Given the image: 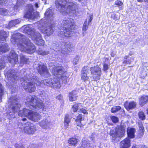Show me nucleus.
I'll use <instances>...</instances> for the list:
<instances>
[{"mask_svg": "<svg viewBox=\"0 0 148 148\" xmlns=\"http://www.w3.org/2000/svg\"><path fill=\"white\" fill-rule=\"evenodd\" d=\"M91 73L97 77H100L101 74V68L98 66H94L90 68Z\"/></svg>", "mask_w": 148, "mask_h": 148, "instance_id": "nucleus-15", "label": "nucleus"}, {"mask_svg": "<svg viewBox=\"0 0 148 148\" xmlns=\"http://www.w3.org/2000/svg\"><path fill=\"white\" fill-rule=\"evenodd\" d=\"M32 111L29 110L24 108L22 110H20L18 112V115L19 116H24L28 118V116L30 115Z\"/></svg>", "mask_w": 148, "mask_h": 148, "instance_id": "nucleus-18", "label": "nucleus"}, {"mask_svg": "<svg viewBox=\"0 0 148 148\" xmlns=\"http://www.w3.org/2000/svg\"><path fill=\"white\" fill-rule=\"evenodd\" d=\"M130 142L129 138H126L120 143L121 148H128L130 146Z\"/></svg>", "mask_w": 148, "mask_h": 148, "instance_id": "nucleus-20", "label": "nucleus"}, {"mask_svg": "<svg viewBox=\"0 0 148 148\" xmlns=\"http://www.w3.org/2000/svg\"><path fill=\"white\" fill-rule=\"evenodd\" d=\"M111 17L114 20H115L116 18V14L114 13H112L111 14Z\"/></svg>", "mask_w": 148, "mask_h": 148, "instance_id": "nucleus-56", "label": "nucleus"}, {"mask_svg": "<svg viewBox=\"0 0 148 148\" xmlns=\"http://www.w3.org/2000/svg\"><path fill=\"white\" fill-rule=\"evenodd\" d=\"M138 116L140 119L144 120L145 119V115L144 113L143 112H140L138 113Z\"/></svg>", "mask_w": 148, "mask_h": 148, "instance_id": "nucleus-37", "label": "nucleus"}, {"mask_svg": "<svg viewBox=\"0 0 148 148\" xmlns=\"http://www.w3.org/2000/svg\"><path fill=\"white\" fill-rule=\"evenodd\" d=\"M21 120L23 121H26L27 119L26 118H23Z\"/></svg>", "mask_w": 148, "mask_h": 148, "instance_id": "nucleus-64", "label": "nucleus"}, {"mask_svg": "<svg viewBox=\"0 0 148 148\" xmlns=\"http://www.w3.org/2000/svg\"><path fill=\"white\" fill-rule=\"evenodd\" d=\"M62 28L59 34L61 36L70 37L73 34L72 30L74 28V20L71 18H65L61 23Z\"/></svg>", "mask_w": 148, "mask_h": 148, "instance_id": "nucleus-6", "label": "nucleus"}, {"mask_svg": "<svg viewBox=\"0 0 148 148\" xmlns=\"http://www.w3.org/2000/svg\"><path fill=\"white\" fill-rule=\"evenodd\" d=\"M13 22V23L14 24L15 26V25L18 24L20 23L21 21V20L20 19H17L15 20H13L12 21Z\"/></svg>", "mask_w": 148, "mask_h": 148, "instance_id": "nucleus-46", "label": "nucleus"}, {"mask_svg": "<svg viewBox=\"0 0 148 148\" xmlns=\"http://www.w3.org/2000/svg\"><path fill=\"white\" fill-rule=\"evenodd\" d=\"M135 132V130L134 128H128L127 130L128 136L131 138H134Z\"/></svg>", "mask_w": 148, "mask_h": 148, "instance_id": "nucleus-26", "label": "nucleus"}, {"mask_svg": "<svg viewBox=\"0 0 148 148\" xmlns=\"http://www.w3.org/2000/svg\"><path fill=\"white\" fill-rule=\"evenodd\" d=\"M10 59L9 61L11 63L16 64L18 60L17 55L14 51L11 50L9 55Z\"/></svg>", "mask_w": 148, "mask_h": 148, "instance_id": "nucleus-16", "label": "nucleus"}, {"mask_svg": "<svg viewBox=\"0 0 148 148\" xmlns=\"http://www.w3.org/2000/svg\"><path fill=\"white\" fill-rule=\"evenodd\" d=\"M21 62L22 63L25 64L27 63L29 61L25 56L21 55Z\"/></svg>", "mask_w": 148, "mask_h": 148, "instance_id": "nucleus-36", "label": "nucleus"}, {"mask_svg": "<svg viewBox=\"0 0 148 148\" xmlns=\"http://www.w3.org/2000/svg\"><path fill=\"white\" fill-rule=\"evenodd\" d=\"M40 125L42 128L46 129L48 127L50 124L49 122L47 119H44L39 123Z\"/></svg>", "mask_w": 148, "mask_h": 148, "instance_id": "nucleus-24", "label": "nucleus"}, {"mask_svg": "<svg viewBox=\"0 0 148 148\" xmlns=\"http://www.w3.org/2000/svg\"><path fill=\"white\" fill-rule=\"evenodd\" d=\"M82 146L83 148L89 147H90V143L89 141L86 140L82 141Z\"/></svg>", "mask_w": 148, "mask_h": 148, "instance_id": "nucleus-33", "label": "nucleus"}, {"mask_svg": "<svg viewBox=\"0 0 148 148\" xmlns=\"http://www.w3.org/2000/svg\"><path fill=\"white\" fill-rule=\"evenodd\" d=\"M6 1V0H0V5L5 3Z\"/></svg>", "mask_w": 148, "mask_h": 148, "instance_id": "nucleus-60", "label": "nucleus"}, {"mask_svg": "<svg viewBox=\"0 0 148 148\" xmlns=\"http://www.w3.org/2000/svg\"><path fill=\"white\" fill-rule=\"evenodd\" d=\"M139 2H148V0H137Z\"/></svg>", "mask_w": 148, "mask_h": 148, "instance_id": "nucleus-59", "label": "nucleus"}, {"mask_svg": "<svg viewBox=\"0 0 148 148\" xmlns=\"http://www.w3.org/2000/svg\"><path fill=\"white\" fill-rule=\"evenodd\" d=\"M81 79L85 82L89 81V77L87 76V73H81Z\"/></svg>", "mask_w": 148, "mask_h": 148, "instance_id": "nucleus-34", "label": "nucleus"}, {"mask_svg": "<svg viewBox=\"0 0 148 148\" xmlns=\"http://www.w3.org/2000/svg\"><path fill=\"white\" fill-rule=\"evenodd\" d=\"M22 124L21 123H19L18 126L20 128H24V132L28 134H33L36 131V129L34 126L31 125V123L29 122H27L25 124L22 125V127L20 125Z\"/></svg>", "mask_w": 148, "mask_h": 148, "instance_id": "nucleus-12", "label": "nucleus"}, {"mask_svg": "<svg viewBox=\"0 0 148 148\" xmlns=\"http://www.w3.org/2000/svg\"><path fill=\"white\" fill-rule=\"evenodd\" d=\"M14 146L16 148H22L23 147H24L23 145H20L18 144H16Z\"/></svg>", "mask_w": 148, "mask_h": 148, "instance_id": "nucleus-54", "label": "nucleus"}, {"mask_svg": "<svg viewBox=\"0 0 148 148\" xmlns=\"http://www.w3.org/2000/svg\"><path fill=\"white\" fill-rule=\"evenodd\" d=\"M89 24L88 23L87 21H86L84 23L83 27L82 29L84 31H86L88 29Z\"/></svg>", "mask_w": 148, "mask_h": 148, "instance_id": "nucleus-42", "label": "nucleus"}, {"mask_svg": "<svg viewBox=\"0 0 148 148\" xmlns=\"http://www.w3.org/2000/svg\"><path fill=\"white\" fill-rule=\"evenodd\" d=\"M53 12L52 10L48 8L46 11L45 14L44 18H45V21L41 20V24L38 25V29L41 32L47 36H49L52 34L53 32L52 28V23L53 18Z\"/></svg>", "mask_w": 148, "mask_h": 148, "instance_id": "nucleus-3", "label": "nucleus"}, {"mask_svg": "<svg viewBox=\"0 0 148 148\" xmlns=\"http://www.w3.org/2000/svg\"><path fill=\"white\" fill-rule=\"evenodd\" d=\"M34 9L33 6L29 4L28 7V10L25 15L24 17L26 18H29L32 17L34 14Z\"/></svg>", "mask_w": 148, "mask_h": 148, "instance_id": "nucleus-21", "label": "nucleus"}, {"mask_svg": "<svg viewBox=\"0 0 148 148\" xmlns=\"http://www.w3.org/2000/svg\"><path fill=\"white\" fill-rule=\"evenodd\" d=\"M53 49L55 51H60L62 53L69 54L70 52L73 51L74 48L71 45L69 42L61 43L57 42L56 44L53 45Z\"/></svg>", "mask_w": 148, "mask_h": 148, "instance_id": "nucleus-10", "label": "nucleus"}, {"mask_svg": "<svg viewBox=\"0 0 148 148\" xmlns=\"http://www.w3.org/2000/svg\"><path fill=\"white\" fill-rule=\"evenodd\" d=\"M129 57L128 56H125V57H124V60H127L128 58Z\"/></svg>", "mask_w": 148, "mask_h": 148, "instance_id": "nucleus-63", "label": "nucleus"}, {"mask_svg": "<svg viewBox=\"0 0 148 148\" xmlns=\"http://www.w3.org/2000/svg\"><path fill=\"white\" fill-rule=\"evenodd\" d=\"M38 73L42 76L45 77L50 76V73L49 72L46 66L44 64H39L37 68Z\"/></svg>", "mask_w": 148, "mask_h": 148, "instance_id": "nucleus-14", "label": "nucleus"}, {"mask_svg": "<svg viewBox=\"0 0 148 148\" xmlns=\"http://www.w3.org/2000/svg\"><path fill=\"white\" fill-rule=\"evenodd\" d=\"M71 119L68 114H66L64 118V126L67 128L69 125V124L70 122Z\"/></svg>", "mask_w": 148, "mask_h": 148, "instance_id": "nucleus-28", "label": "nucleus"}, {"mask_svg": "<svg viewBox=\"0 0 148 148\" xmlns=\"http://www.w3.org/2000/svg\"><path fill=\"white\" fill-rule=\"evenodd\" d=\"M82 106L81 103H77L75 104L72 107L73 110L74 112H76L79 109L80 110V108H81Z\"/></svg>", "mask_w": 148, "mask_h": 148, "instance_id": "nucleus-32", "label": "nucleus"}, {"mask_svg": "<svg viewBox=\"0 0 148 148\" xmlns=\"http://www.w3.org/2000/svg\"><path fill=\"white\" fill-rule=\"evenodd\" d=\"M7 76L8 80L15 82L16 80L19 79L18 75L14 70L10 69L6 72L5 75Z\"/></svg>", "mask_w": 148, "mask_h": 148, "instance_id": "nucleus-13", "label": "nucleus"}, {"mask_svg": "<svg viewBox=\"0 0 148 148\" xmlns=\"http://www.w3.org/2000/svg\"><path fill=\"white\" fill-rule=\"evenodd\" d=\"M18 100L16 95L12 96L8 100L10 106L7 116L10 119L15 117V113L18 112L21 107L20 104L18 103Z\"/></svg>", "mask_w": 148, "mask_h": 148, "instance_id": "nucleus-8", "label": "nucleus"}, {"mask_svg": "<svg viewBox=\"0 0 148 148\" xmlns=\"http://www.w3.org/2000/svg\"><path fill=\"white\" fill-rule=\"evenodd\" d=\"M26 100L30 105V108L31 109L40 110L45 111L46 108L42 101L39 99H37L35 96H29L27 97Z\"/></svg>", "mask_w": 148, "mask_h": 148, "instance_id": "nucleus-9", "label": "nucleus"}, {"mask_svg": "<svg viewBox=\"0 0 148 148\" xmlns=\"http://www.w3.org/2000/svg\"><path fill=\"white\" fill-rule=\"evenodd\" d=\"M35 7L36 8H39L38 3V2L34 4Z\"/></svg>", "mask_w": 148, "mask_h": 148, "instance_id": "nucleus-61", "label": "nucleus"}, {"mask_svg": "<svg viewBox=\"0 0 148 148\" xmlns=\"http://www.w3.org/2000/svg\"><path fill=\"white\" fill-rule=\"evenodd\" d=\"M54 66L51 72L54 75L53 79L48 78L43 81L41 80L42 82L40 84V86L43 87L46 85L54 88H59L61 87L60 80L64 83L67 82L68 74L66 72L64 71L63 68L61 66H56L55 65Z\"/></svg>", "mask_w": 148, "mask_h": 148, "instance_id": "nucleus-1", "label": "nucleus"}, {"mask_svg": "<svg viewBox=\"0 0 148 148\" xmlns=\"http://www.w3.org/2000/svg\"><path fill=\"white\" fill-rule=\"evenodd\" d=\"M5 64V62L4 61H3L1 62L0 63V69L4 68V67L5 66L4 65Z\"/></svg>", "mask_w": 148, "mask_h": 148, "instance_id": "nucleus-53", "label": "nucleus"}, {"mask_svg": "<svg viewBox=\"0 0 148 148\" xmlns=\"http://www.w3.org/2000/svg\"><path fill=\"white\" fill-rule=\"evenodd\" d=\"M82 114H79L78 116L75 119L76 122H78V125L81 127L82 126L84 125L82 123Z\"/></svg>", "mask_w": 148, "mask_h": 148, "instance_id": "nucleus-30", "label": "nucleus"}, {"mask_svg": "<svg viewBox=\"0 0 148 148\" xmlns=\"http://www.w3.org/2000/svg\"><path fill=\"white\" fill-rule=\"evenodd\" d=\"M148 103V96L144 95L139 98V104L142 106Z\"/></svg>", "mask_w": 148, "mask_h": 148, "instance_id": "nucleus-23", "label": "nucleus"}, {"mask_svg": "<svg viewBox=\"0 0 148 148\" xmlns=\"http://www.w3.org/2000/svg\"><path fill=\"white\" fill-rule=\"evenodd\" d=\"M15 26L14 24L13 23L12 21L10 22L8 25V28L10 29V28Z\"/></svg>", "mask_w": 148, "mask_h": 148, "instance_id": "nucleus-51", "label": "nucleus"}, {"mask_svg": "<svg viewBox=\"0 0 148 148\" xmlns=\"http://www.w3.org/2000/svg\"><path fill=\"white\" fill-rule=\"evenodd\" d=\"M31 26L24 25L22 27V29H23L24 33L27 34L37 44L40 46L43 45L44 41L42 40L41 34L34 28H32Z\"/></svg>", "mask_w": 148, "mask_h": 148, "instance_id": "nucleus-7", "label": "nucleus"}, {"mask_svg": "<svg viewBox=\"0 0 148 148\" xmlns=\"http://www.w3.org/2000/svg\"><path fill=\"white\" fill-rule=\"evenodd\" d=\"M8 13V10L4 8H0V14L6 15Z\"/></svg>", "mask_w": 148, "mask_h": 148, "instance_id": "nucleus-40", "label": "nucleus"}, {"mask_svg": "<svg viewBox=\"0 0 148 148\" xmlns=\"http://www.w3.org/2000/svg\"><path fill=\"white\" fill-rule=\"evenodd\" d=\"M147 75L146 72L144 71H143L141 72L140 75H139V76L140 78L143 79H144Z\"/></svg>", "mask_w": 148, "mask_h": 148, "instance_id": "nucleus-43", "label": "nucleus"}, {"mask_svg": "<svg viewBox=\"0 0 148 148\" xmlns=\"http://www.w3.org/2000/svg\"><path fill=\"white\" fill-rule=\"evenodd\" d=\"M129 60V59L128 60H124L123 62V63L124 64H130L131 62L134 60V58L133 57H132L130 58V60Z\"/></svg>", "mask_w": 148, "mask_h": 148, "instance_id": "nucleus-41", "label": "nucleus"}, {"mask_svg": "<svg viewBox=\"0 0 148 148\" xmlns=\"http://www.w3.org/2000/svg\"><path fill=\"white\" fill-rule=\"evenodd\" d=\"M78 139L76 138H70L68 141V143L71 145L75 146L77 144Z\"/></svg>", "mask_w": 148, "mask_h": 148, "instance_id": "nucleus-29", "label": "nucleus"}, {"mask_svg": "<svg viewBox=\"0 0 148 148\" xmlns=\"http://www.w3.org/2000/svg\"><path fill=\"white\" fill-rule=\"evenodd\" d=\"M92 16L91 15L90 16L88 19V23L89 24L92 21L93 19Z\"/></svg>", "mask_w": 148, "mask_h": 148, "instance_id": "nucleus-58", "label": "nucleus"}, {"mask_svg": "<svg viewBox=\"0 0 148 148\" xmlns=\"http://www.w3.org/2000/svg\"><path fill=\"white\" fill-rule=\"evenodd\" d=\"M11 41L14 44H16L21 51L32 54L36 51L35 46L31 43L29 39L20 33L13 35Z\"/></svg>", "mask_w": 148, "mask_h": 148, "instance_id": "nucleus-2", "label": "nucleus"}, {"mask_svg": "<svg viewBox=\"0 0 148 148\" xmlns=\"http://www.w3.org/2000/svg\"><path fill=\"white\" fill-rule=\"evenodd\" d=\"M110 119L112 122L114 123H117L119 121V119L118 117L113 116L110 117Z\"/></svg>", "mask_w": 148, "mask_h": 148, "instance_id": "nucleus-39", "label": "nucleus"}, {"mask_svg": "<svg viewBox=\"0 0 148 148\" xmlns=\"http://www.w3.org/2000/svg\"><path fill=\"white\" fill-rule=\"evenodd\" d=\"M103 70L104 71H106L108 70V69H109L108 65L106 63H105L103 65Z\"/></svg>", "mask_w": 148, "mask_h": 148, "instance_id": "nucleus-52", "label": "nucleus"}, {"mask_svg": "<svg viewBox=\"0 0 148 148\" xmlns=\"http://www.w3.org/2000/svg\"><path fill=\"white\" fill-rule=\"evenodd\" d=\"M80 111L84 114H88V112H87L85 108H80Z\"/></svg>", "mask_w": 148, "mask_h": 148, "instance_id": "nucleus-49", "label": "nucleus"}, {"mask_svg": "<svg viewBox=\"0 0 148 148\" xmlns=\"http://www.w3.org/2000/svg\"><path fill=\"white\" fill-rule=\"evenodd\" d=\"M124 105L127 110H129L134 109L136 107V104L134 101L130 102L127 101L125 103Z\"/></svg>", "mask_w": 148, "mask_h": 148, "instance_id": "nucleus-19", "label": "nucleus"}, {"mask_svg": "<svg viewBox=\"0 0 148 148\" xmlns=\"http://www.w3.org/2000/svg\"><path fill=\"white\" fill-rule=\"evenodd\" d=\"M69 100L71 101L76 100L77 98V92L75 90H73L69 93Z\"/></svg>", "mask_w": 148, "mask_h": 148, "instance_id": "nucleus-22", "label": "nucleus"}, {"mask_svg": "<svg viewBox=\"0 0 148 148\" xmlns=\"http://www.w3.org/2000/svg\"><path fill=\"white\" fill-rule=\"evenodd\" d=\"M56 99L59 100L60 102L62 101L63 96L61 95H59L56 97Z\"/></svg>", "mask_w": 148, "mask_h": 148, "instance_id": "nucleus-50", "label": "nucleus"}, {"mask_svg": "<svg viewBox=\"0 0 148 148\" xmlns=\"http://www.w3.org/2000/svg\"><path fill=\"white\" fill-rule=\"evenodd\" d=\"M88 68V67L87 66L84 67L82 68V70L81 71V73H87Z\"/></svg>", "mask_w": 148, "mask_h": 148, "instance_id": "nucleus-47", "label": "nucleus"}, {"mask_svg": "<svg viewBox=\"0 0 148 148\" xmlns=\"http://www.w3.org/2000/svg\"><path fill=\"white\" fill-rule=\"evenodd\" d=\"M9 50L8 45L2 42L0 46V53L1 52H5Z\"/></svg>", "mask_w": 148, "mask_h": 148, "instance_id": "nucleus-27", "label": "nucleus"}, {"mask_svg": "<svg viewBox=\"0 0 148 148\" xmlns=\"http://www.w3.org/2000/svg\"><path fill=\"white\" fill-rule=\"evenodd\" d=\"M41 118L40 115L38 113L32 111L30 115L28 116V119L32 121H37Z\"/></svg>", "mask_w": 148, "mask_h": 148, "instance_id": "nucleus-17", "label": "nucleus"}, {"mask_svg": "<svg viewBox=\"0 0 148 148\" xmlns=\"http://www.w3.org/2000/svg\"><path fill=\"white\" fill-rule=\"evenodd\" d=\"M95 135L94 134V135H92L91 136V137H90V139H91V140L93 142H94L95 141V140H94V138H95Z\"/></svg>", "mask_w": 148, "mask_h": 148, "instance_id": "nucleus-57", "label": "nucleus"}, {"mask_svg": "<svg viewBox=\"0 0 148 148\" xmlns=\"http://www.w3.org/2000/svg\"><path fill=\"white\" fill-rule=\"evenodd\" d=\"M121 108V107L119 106H114L112 108L111 111L112 113H115L119 111Z\"/></svg>", "mask_w": 148, "mask_h": 148, "instance_id": "nucleus-38", "label": "nucleus"}, {"mask_svg": "<svg viewBox=\"0 0 148 148\" xmlns=\"http://www.w3.org/2000/svg\"><path fill=\"white\" fill-rule=\"evenodd\" d=\"M78 61V57H76V58L73 60L74 63L75 64H77V63Z\"/></svg>", "mask_w": 148, "mask_h": 148, "instance_id": "nucleus-55", "label": "nucleus"}, {"mask_svg": "<svg viewBox=\"0 0 148 148\" xmlns=\"http://www.w3.org/2000/svg\"><path fill=\"white\" fill-rule=\"evenodd\" d=\"M57 8L63 15L69 13L74 14L76 12V3L71 0H57L55 2Z\"/></svg>", "mask_w": 148, "mask_h": 148, "instance_id": "nucleus-5", "label": "nucleus"}, {"mask_svg": "<svg viewBox=\"0 0 148 148\" xmlns=\"http://www.w3.org/2000/svg\"><path fill=\"white\" fill-rule=\"evenodd\" d=\"M8 34L4 31H0V42L3 41L5 40L6 38L8 36Z\"/></svg>", "mask_w": 148, "mask_h": 148, "instance_id": "nucleus-25", "label": "nucleus"}, {"mask_svg": "<svg viewBox=\"0 0 148 148\" xmlns=\"http://www.w3.org/2000/svg\"><path fill=\"white\" fill-rule=\"evenodd\" d=\"M21 79V84L23 88L27 90L29 92L35 91L36 89L35 84L40 86L42 82L41 80L35 76L32 75H26Z\"/></svg>", "mask_w": 148, "mask_h": 148, "instance_id": "nucleus-4", "label": "nucleus"}, {"mask_svg": "<svg viewBox=\"0 0 148 148\" xmlns=\"http://www.w3.org/2000/svg\"><path fill=\"white\" fill-rule=\"evenodd\" d=\"M115 4L118 6H119L122 5L123 3L121 1L117 0L115 2Z\"/></svg>", "mask_w": 148, "mask_h": 148, "instance_id": "nucleus-48", "label": "nucleus"}, {"mask_svg": "<svg viewBox=\"0 0 148 148\" xmlns=\"http://www.w3.org/2000/svg\"><path fill=\"white\" fill-rule=\"evenodd\" d=\"M145 146V145H139L138 148H144Z\"/></svg>", "mask_w": 148, "mask_h": 148, "instance_id": "nucleus-62", "label": "nucleus"}, {"mask_svg": "<svg viewBox=\"0 0 148 148\" xmlns=\"http://www.w3.org/2000/svg\"><path fill=\"white\" fill-rule=\"evenodd\" d=\"M138 125L139 127L140 134L142 136L143 135L144 131V127L141 122L138 123Z\"/></svg>", "mask_w": 148, "mask_h": 148, "instance_id": "nucleus-31", "label": "nucleus"}, {"mask_svg": "<svg viewBox=\"0 0 148 148\" xmlns=\"http://www.w3.org/2000/svg\"><path fill=\"white\" fill-rule=\"evenodd\" d=\"M39 94L40 96L42 97L43 99H45L46 97V95L45 94V92L44 90L40 91L39 92Z\"/></svg>", "mask_w": 148, "mask_h": 148, "instance_id": "nucleus-44", "label": "nucleus"}, {"mask_svg": "<svg viewBox=\"0 0 148 148\" xmlns=\"http://www.w3.org/2000/svg\"><path fill=\"white\" fill-rule=\"evenodd\" d=\"M125 132L124 128L121 127H118L111 130L110 134L111 136L112 141L117 142L120 140V138L124 136Z\"/></svg>", "mask_w": 148, "mask_h": 148, "instance_id": "nucleus-11", "label": "nucleus"}, {"mask_svg": "<svg viewBox=\"0 0 148 148\" xmlns=\"http://www.w3.org/2000/svg\"><path fill=\"white\" fill-rule=\"evenodd\" d=\"M37 52L38 54L42 56L46 55L49 53L48 51H43L40 49L38 50Z\"/></svg>", "mask_w": 148, "mask_h": 148, "instance_id": "nucleus-35", "label": "nucleus"}, {"mask_svg": "<svg viewBox=\"0 0 148 148\" xmlns=\"http://www.w3.org/2000/svg\"><path fill=\"white\" fill-rule=\"evenodd\" d=\"M3 89L1 84L0 83V102L2 98V96L3 95Z\"/></svg>", "mask_w": 148, "mask_h": 148, "instance_id": "nucleus-45", "label": "nucleus"}]
</instances>
